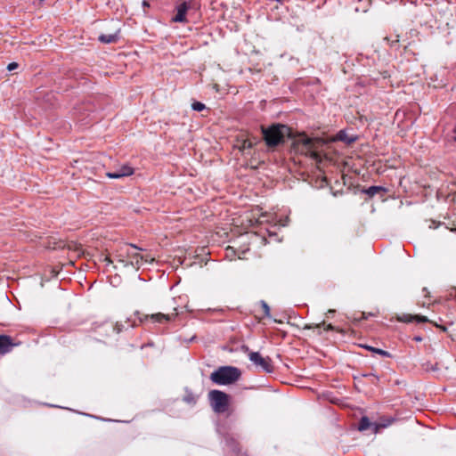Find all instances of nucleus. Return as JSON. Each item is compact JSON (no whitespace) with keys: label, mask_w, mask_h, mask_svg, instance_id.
I'll return each mask as SVG.
<instances>
[{"label":"nucleus","mask_w":456,"mask_h":456,"mask_svg":"<svg viewBox=\"0 0 456 456\" xmlns=\"http://www.w3.org/2000/svg\"><path fill=\"white\" fill-rule=\"evenodd\" d=\"M381 191H386V189L382 186H370L368 189L363 190V192L366 193L369 197H373Z\"/></svg>","instance_id":"f3484780"},{"label":"nucleus","mask_w":456,"mask_h":456,"mask_svg":"<svg viewBox=\"0 0 456 456\" xmlns=\"http://www.w3.org/2000/svg\"><path fill=\"white\" fill-rule=\"evenodd\" d=\"M370 428H373V423L370 421L368 417H366V416L362 417L360 419V422H359L358 429L360 431H364Z\"/></svg>","instance_id":"dca6fc26"},{"label":"nucleus","mask_w":456,"mask_h":456,"mask_svg":"<svg viewBox=\"0 0 456 456\" xmlns=\"http://www.w3.org/2000/svg\"><path fill=\"white\" fill-rule=\"evenodd\" d=\"M255 144H256V142H253L251 139L247 138V139L243 140L240 149L242 151H244L246 149H251Z\"/></svg>","instance_id":"aec40b11"},{"label":"nucleus","mask_w":456,"mask_h":456,"mask_svg":"<svg viewBox=\"0 0 456 456\" xmlns=\"http://www.w3.org/2000/svg\"><path fill=\"white\" fill-rule=\"evenodd\" d=\"M134 174V168L124 165L120 167V169L117 172H108L106 173V176L112 179H118L124 176H129Z\"/></svg>","instance_id":"9d476101"},{"label":"nucleus","mask_w":456,"mask_h":456,"mask_svg":"<svg viewBox=\"0 0 456 456\" xmlns=\"http://www.w3.org/2000/svg\"><path fill=\"white\" fill-rule=\"evenodd\" d=\"M364 348L370 352L376 353L383 357H392V354L388 351L383 349L376 348L370 346H364Z\"/></svg>","instance_id":"a211bd4d"},{"label":"nucleus","mask_w":456,"mask_h":456,"mask_svg":"<svg viewBox=\"0 0 456 456\" xmlns=\"http://www.w3.org/2000/svg\"><path fill=\"white\" fill-rule=\"evenodd\" d=\"M450 229H451V231H452V232H456V224L453 223V224H452V227H451Z\"/></svg>","instance_id":"c756f323"},{"label":"nucleus","mask_w":456,"mask_h":456,"mask_svg":"<svg viewBox=\"0 0 456 456\" xmlns=\"http://www.w3.org/2000/svg\"><path fill=\"white\" fill-rule=\"evenodd\" d=\"M384 39L392 46L395 44H397L399 42V36L396 35L395 37V38H390L388 37H386Z\"/></svg>","instance_id":"b1692460"},{"label":"nucleus","mask_w":456,"mask_h":456,"mask_svg":"<svg viewBox=\"0 0 456 456\" xmlns=\"http://www.w3.org/2000/svg\"><path fill=\"white\" fill-rule=\"evenodd\" d=\"M241 377V371L234 366H221L210 374V380L216 385H232Z\"/></svg>","instance_id":"20e7f679"},{"label":"nucleus","mask_w":456,"mask_h":456,"mask_svg":"<svg viewBox=\"0 0 456 456\" xmlns=\"http://www.w3.org/2000/svg\"><path fill=\"white\" fill-rule=\"evenodd\" d=\"M191 108L193 110L201 111L206 109V105L200 102H194L191 104Z\"/></svg>","instance_id":"5701e85b"},{"label":"nucleus","mask_w":456,"mask_h":456,"mask_svg":"<svg viewBox=\"0 0 456 456\" xmlns=\"http://www.w3.org/2000/svg\"><path fill=\"white\" fill-rule=\"evenodd\" d=\"M260 305H261V308L263 310L264 316L269 317L271 310H270V307L267 305V303L265 301L262 300L260 302Z\"/></svg>","instance_id":"4be33fe9"},{"label":"nucleus","mask_w":456,"mask_h":456,"mask_svg":"<svg viewBox=\"0 0 456 456\" xmlns=\"http://www.w3.org/2000/svg\"><path fill=\"white\" fill-rule=\"evenodd\" d=\"M104 262H106L108 265L112 264V260L109 256H105Z\"/></svg>","instance_id":"bb28decb"},{"label":"nucleus","mask_w":456,"mask_h":456,"mask_svg":"<svg viewBox=\"0 0 456 456\" xmlns=\"http://www.w3.org/2000/svg\"><path fill=\"white\" fill-rule=\"evenodd\" d=\"M322 142L318 138H309L305 134H299L293 142V148L300 154L310 157L316 162L322 161V154L318 147Z\"/></svg>","instance_id":"7ed1b4c3"},{"label":"nucleus","mask_w":456,"mask_h":456,"mask_svg":"<svg viewBox=\"0 0 456 456\" xmlns=\"http://www.w3.org/2000/svg\"><path fill=\"white\" fill-rule=\"evenodd\" d=\"M143 5H144V6H149V4H147V2H146V1H143Z\"/></svg>","instance_id":"72a5a7b5"},{"label":"nucleus","mask_w":456,"mask_h":456,"mask_svg":"<svg viewBox=\"0 0 456 456\" xmlns=\"http://www.w3.org/2000/svg\"><path fill=\"white\" fill-rule=\"evenodd\" d=\"M190 9V5L187 2H183L176 7V14L172 18L173 22L186 23L188 22L186 13Z\"/></svg>","instance_id":"1a4fd4ad"},{"label":"nucleus","mask_w":456,"mask_h":456,"mask_svg":"<svg viewBox=\"0 0 456 456\" xmlns=\"http://www.w3.org/2000/svg\"><path fill=\"white\" fill-rule=\"evenodd\" d=\"M361 319H367L366 314L364 312L362 313Z\"/></svg>","instance_id":"2f4dec72"},{"label":"nucleus","mask_w":456,"mask_h":456,"mask_svg":"<svg viewBox=\"0 0 456 456\" xmlns=\"http://www.w3.org/2000/svg\"><path fill=\"white\" fill-rule=\"evenodd\" d=\"M126 322L127 323V325H128L129 327H134V326H135L134 322H131L129 319H127V320L126 321Z\"/></svg>","instance_id":"cd10ccee"},{"label":"nucleus","mask_w":456,"mask_h":456,"mask_svg":"<svg viewBox=\"0 0 456 456\" xmlns=\"http://www.w3.org/2000/svg\"><path fill=\"white\" fill-rule=\"evenodd\" d=\"M335 313V310L330 309L326 313L327 317H330V315H332Z\"/></svg>","instance_id":"c85d7f7f"},{"label":"nucleus","mask_w":456,"mask_h":456,"mask_svg":"<svg viewBox=\"0 0 456 456\" xmlns=\"http://www.w3.org/2000/svg\"><path fill=\"white\" fill-rule=\"evenodd\" d=\"M21 345L20 340H16L8 335H0V355H4L12 351L16 346Z\"/></svg>","instance_id":"0eeeda50"},{"label":"nucleus","mask_w":456,"mask_h":456,"mask_svg":"<svg viewBox=\"0 0 456 456\" xmlns=\"http://www.w3.org/2000/svg\"><path fill=\"white\" fill-rule=\"evenodd\" d=\"M422 368L427 371H429V370L436 371L438 370L437 363L436 362L435 364H433L430 362H424L422 364Z\"/></svg>","instance_id":"412c9836"},{"label":"nucleus","mask_w":456,"mask_h":456,"mask_svg":"<svg viewBox=\"0 0 456 456\" xmlns=\"http://www.w3.org/2000/svg\"><path fill=\"white\" fill-rule=\"evenodd\" d=\"M125 326L122 322H117L115 325L112 324H105L101 327V329L109 336L110 333L119 334Z\"/></svg>","instance_id":"f8f14e48"},{"label":"nucleus","mask_w":456,"mask_h":456,"mask_svg":"<svg viewBox=\"0 0 456 456\" xmlns=\"http://www.w3.org/2000/svg\"><path fill=\"white\" fill-rule=\"evenodd\" d=\"M142 248L134 244H123L116 251L118 261L124 266L138 270L143 263H152L155 259L149 254H142Z\"/></svg>","instance_id":"f257e3e1"},{"label":"nucleus","mask_w":456,"mask_h":456,"mask_svg":"<svg viewBox=\"0 0 456 456\" xmlns=\"http://www.w3.org/2000/svg\"><path fill=\"white\" fill-rule=\"evenodd\" d=\"M208 399L213 411L216 413H224L229 408L230 396L221 390H211L208 393Z\"/></svg>","instance_id":"39448f33"},{"label":"nucleus","mask_w":456,"mask_h":456,"mask_svg":"<svg viewBox=\"0 0 456 456\" xmlns=\"http://www.w3.org/2000/svg\"><path fill=\"white\" fill-rule=\"evenodd\" d=\"M414 340H416V341H421V340H422V338H421L420 337H416V338H414Z\"/></svg>","instance_id":"473e14b6"},{"label":"nucleus","mask_w":456,"mask_h":456,"mask_svg":"<svg viewBox=\"0 0 456 456\" xmlns=\"http://www.w3.org/2000/svg\"><path fill=\"white\" fill-rule=\"evenodd\" d=\"M184 400H185L186 402L190 403H195L194 398H193V397H191V396L185 397V398H184Z\"/></svg>","instance_id":"a878e982"},{"label":"nucleus","mask_w":456,"mask_h":456,"mask_svg":"<svg viewBox=\"0 0 456 456\" xmlns=\"http://www.w3.org/2000/svg\"><path fill=\"white\" fill-rule=\"evenodd\" d=\"M435 325H436V327H439V328H440L441 330H443L444 331H445V330H446V328H445L444 326H439V325H437L436 323H435Z\"/></svg>","instance_id":"7c9ffc66"},{"label":"nucleus","mask_w":456,"mask_h":456,"mask_svg":"<svg viewBox=\"0 0 456 456\" xmlns=\"http://www.w3.org/2000/svg\"><path fill=\"white\" fill-rule=\"evenodd\" d=\"M395 422V419L391 417L382 416L378 422L373 423V433L377 434L381 428H386Z\"/></svg>","instance_id":"9b49d317"},{"label":"nucleus","mask_w":456,"mask_h":456,"mask_svg":"<svg viewBox=\"0 0 456 456\" xmlns=\"http://www.w3.org/2000/svg\"><path fill=\"white\" fill-rule=\"evenodd\" d=\"M401 321H403L405 322H411L412 321H416L418 322H430L426 316H423V315H419V314H416V315H406L404 316L403 318H401L400 319Z\"/></svg>","instance_id":"2eb2a0df"},{"label":"nucleus","mask_w":456,"mask_h":456,"mask_svg":"<svg viewBox=\"0 0 456 456\" xmlns=\"http://www.w3.org/2000/svg\"><path fill=\"white\" fill-rule=\"evenodd\" d=\"M336 139L338 140V141H341V142H346L348 144H350L353 142H354V138H348L347 134L345 131H342V130L339 131L337 134Z\"/></svg>","instance_id":"6ab92c4d"},{"label":"nucleus","mask_w":456,"mask_h":456,"mask_svg":"<svg viewBox=\"0 0 456 456\" xmlns=\"http://www.w3.org/2000/svg\"><path fill=\"white\" fill-rule=\"evenodd\" d=\"M18 66L19 65H18L17 62H11V63L8 64L7 69L10 70V71L14 70L15 69L18 68Z\"/></svg>","instance_id":"393cba45"},{"label":"nucleus","mask_w":456,"mask_h":456,"mask_svg":"<svg viewBox=\"0 0 456 456\" xmlns=\"http://www.w3.org/2000/svg\"><path fill=\"white\" fill-rule=\"evenodd\" d=\"M321 326H324L325 330H335L337 332L343 333V330L337 328L330 323L326 324L324 321L322 322H321L319 324H315V325H314V324L305 325V329L320 328Z\"/></svg>","instance_id":"4468645a"},{"label":"nucleus","mask_w":456,"mask_h":456,"mask_svg":"<svg viewBox=\"0 0 456 456\" xmlns=\"http://www.w3.org/2000/svg\"><path fill=\"white\" fill-rule=\"evenodd\" d=\"M249 360L257 367H260L266 372H272L273 366L269 357H263L258 352H250L248 354Z\"/></svg>","instance_id":"423d86ee"},{"label":"nucleus","mask_w":456,"mask_h":456,"mask_svg":"<svg viewBox=\"0 0 456 456\" xmlns=\"http://www.w3.org/2000/svg\"><path fill=\"white\" fill-rule=\"evenodd\" d=\"M119 29L115 30L113 33L102 34L99 36L98 40L103 44H112L118 40Z\"/></svg>","instance_id":"ddd939ff"},{"label":"nucleus","mask_w":456,"mask_h":456,"mask_svg":"<svg viewBox=\"0 0 456 456\" xmlns=\"http://www.w3.org/2000/svg\"><path fill=\"white\" fill-rule=\"evenodd\" d=\"M263 139L269 148H273L284 142L286 137L294 138L291 127L276 123L268 127L261 126Z\"/></svg>","instance_id":"f03ea898"},{"label":"nucleus","mask_w":456,"mask_h":456,"mask_svg":"<svg viewBox=\"0 0 456 456\" xmlns=\"http://www.w3.org/2000/svg\"><path fill=\"white\" fill-rule=\"evenodd\" d=\"M178 315L177 308L174 307L173 312L170 314L157 313L152 314H145L143 317H139L140 322H142L144 320L151 319L154 322H164L173 321Z\"/></svg>","instance_id":"6e6552de"}]
</instances>
